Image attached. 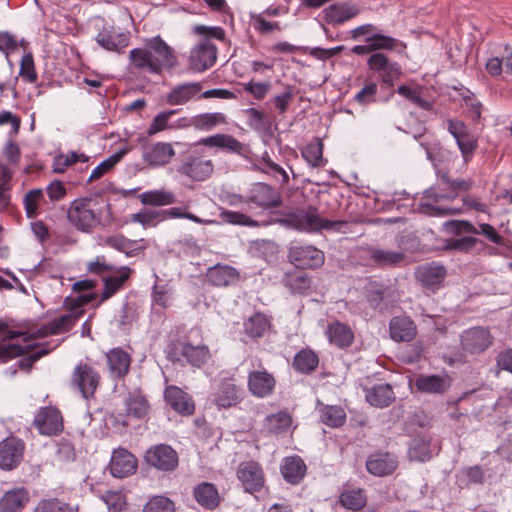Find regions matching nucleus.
<instances>
[{
	"label": "nucleus",
	"mask_w": 512,
	"mask_h": 512,
	"mask_svg": "<svg viewBox=\"0 0 512 512\" xmlns=\"http://www.w3.org/2000/svg\"><path fill=\"white\" fill-rule=\"evenodd\" d=\"M277 213L281 215V218L265 220L262 225L277 222L287 228L307 233H320L322 231L346 233L349 226V222L346 220H330L322 217L318 207L310 204L286 207Z\"/></svg>",
	"instance_id": "obj_1"
},
{
	"label": "nucleus",
	"mask_w": 512,
	"mask_h": 512,
	"mask_svg": "<svg viewBox=\"0 0 512 512\" xmlns=\"http://www.w3.org/2000/svg\"><path fill=\"white\" fill-rule=\"evenodd\" d=\"M98 196L80 197L73 200L67 210V219L76 230L91 233L98 225H109L112 220L111 204L106 202L105 207L109 219L102 223V209L99 207Z\"/></svg>",
	"instance_id": "obj_2"
},
{
	"label": "nucleus",
	"mask_w": 512,
	"mask_h": 512,
	"mask_svg": "<svg viewBox=\"0 0 512 512\" xmlns=\"http://www.w3.org/2000/svg\"><path fill=\"white\" fill-rule=\"evenodd\" d=\"M12 341L0 337V365L20 357L16 367L26 373H30L34 364L54 349L50 342L20 344Z\"/></svg>",
	"instance_id": "obj_3"
},
{
	"label": "nucleus",
	"mask_w": 512,
	"mask_h": 512,
	"mask_svg": "<svg viewBox=\"0 0 512 512\" xmlns=\"http://www.w3.org/2000/svg\"><path fill=\"white\" fill-rule=\"evenodd\" d=\"M26 328H29L27 324L20 323L13 318H0V337H2V340L22 338L23 343L27 344L34 343L33 341L37 339L53 335V333L50 332V322L34 332L24 330Z\"/></svg>",
	"instance_id": "obj_4"
},
{
	"label": "nucleus",
	"mask_w": 512,
	"mask_h": 512,
	"mask_svg": "<svg viewBox=\"0 0 512 512\" xmlns=\"http://www.w3.org/2000/svg\"><path fill=\"white\" fill-rule=\"evenodd\" d=\"M203 150L195 149L186 154L178 167V172L193 181H205L211 177L214 171L212 160L205 159Z\"/></svg>",
	"instance_id": "obj_5"
},
{
	"label": "nucleus",
	"mask_w": 512,
	"mask_h": 512,
	"mask_svg": "<svg viewBox=\"0 0 512 512\" xmlns=\"http://www.w3.org/2000/svg\"><path fill=\"white\" fill-rule=\"evenodd\" d=\"M246 205L249 208H259L261 210H269L280 207L282 197L278 190L263 182L253 183L245 195Z\"/></svg>",
	"instance_id": "obj_6"
},
{
	"label": "nucleus",
	"mask_w": 512,
	"mask_h": 512,
	"mask_svg": "<svg viewBox=\"0 0 512 512\" xmlns=\"http://www.w3.org/2000/svg\"><path fill=\"white\" fill-rule=\"evenodd\" d=\"M145 463L161 472H173L178 468L177 451L168 444H156L148 448L144 454Z\"/></svg>",
	"instance_id": "obj_7"
},
{
	"label": "nucleus",
	"mask_w": 512,
	"mask_h": 512,
	"mask_svg": "<svg viewBox=\"0 0 512 512\" xmlns=\"http://www.w3.org/2000/svg\"><path fill=\"white\" fill-rule=\"evenodd\" d=\"M367 66L378 74L381 84L387 87H393L403 74L401 65L381 52L372 53L367 59Z\"/></svg>",
	"instance_id": "obj_8"
},
{
	"label": "nucleus",
	"mask_w": 512,
	"mask_h": 512,
	"mask_svg": "<svg viewBox=\"0 0 512 512\" xmlns=\"http://www.w3.org/2000/svg\"><path fill=\"white\" fill-rule=\"evenodd\" d=\"M124 404L126 413L118 412L112 414L114 422L123 427L129 426V417L141 420L148 415L150 410L148 399L140 389L129 392L124 400Z\"/></svg>",
	"instance_id": "obj_9"
},
{
	"label": "nucleus",
	"mask_w": 512,
	"mask_h": 512,
	"mask_svg": "<svg viewBox=\"0 0 512 512\" xmlns=\"http://www.w3.org/2000/svg\"><path fill=\"white\" fill-rule=\"evenodd\" d=\"M493 343L494 336L487 327H472L464 330L460 335L461 349L470 355L484 353Z\"/></svg>",
	"instance_id": "obj_10"
},
{
	"label": "nucleus",
	"mask_w": 512,
	"mask_h": 512,
	"mask_svg": "<svg viewBox=\"0 0 512 512\" xmlns=\"http://www.w3.org/2000/svg\"><path fill=\"white\" fill-rule=\"evenodd\" d=\"M415 278L425 292L435 293L443 287L447 277V269L444 265L431 261L419 265L415 269Z\"/></svg>",
	"instance_id": "obj_11"
},
{
	"label": "nucleus",
	"mask_w": 512,
	"mask_h": 512,
	"mask_svg": "<svg viewBox=\"0 0 512 512\" xmlns=\"http://www.w3.org/2000/svg\"><path fill=\"white\" fill-rule=\"evenodd\" d=\"M245 397V390L233 377L223 378L213 394V403L218 409H229L240 404Z\"/></svg>",
	"instance_id": "obj_12"
},
{
	"label": "nucleus",
	"mask_w": 512,
	"mask_h": 512,
	"mask_svg": "<svg viewBox=\"0 0 512 512\" xmlns=\"http://www.w3.org/2000/svg\"><path fill=\"white\" fill-rule=\"evenodd\" d=\"M288 259L296 268L317 269L324 264L325 255L313 245H295L289 248Z\"/></svg>",
	"instance_id": "obj_13"
},
{
	"label": "nucleus",
	"mask_w": 512,
	"mask_h": 512,
	"mask_svg": "<svg viewBox=\"0 0 512 512\" xmlns=\"http://www.w3.org/2000/svg\"><path fill=\"white\" fill-rule=\"evenodd\" d=\"M25 443L16 436H8L0 441V469L11 471L23 461Z\"/></svg>",
	"instance_id": "obj_14"
},
{
	"label": "nucleus",
	"mask_w": 512,
	"mask_h": 512,
	"mask_svg": "<svg viewBox=\"0 0 512 512\" xmlns=\"http://www.w3.org/2000/svg\"><path fill=\"white\" fill-rule=\"evenodd\" d=\"M72 384L79 389L85 399L94 397L100 383V374L87 363L80 362L72 373Z\"/></svg>",
	"instance_id": "obj_15"
},
{
	"label": "nucleus",
	"mask_w": 512,
	"mask_h": 512,
	"mask_svg": "<svg viewBox=\"0 0 512 512\" xmlns=\"http://www.w3.org/2000/svg\"><path fill=\"white\" fill-rule=\"evenodd\" d=\"M398 464V458L394 453L379 449L367 456L365 467L367 472L375 477H386L396 471Z\"/></svg>",
	"instance_id": "obj_16"
},
{
	"label": "nucleus",
	"mask_w": 512,
	"mask_h": 512,
	"mask_svg": "<svg viewBox=\"0 0 512 512\" xmlns=\"http://www.w3.org/2000/svg\"><path fill=\"white\" fill-rule=\"evenodd\" d=\"M237 478L244 490L251 494L260 492L265 484L264 472L261 465L256 461H245L240 463L237 469Z\"/></svg>",
	"instance_id": "obj_17"
},
{
	"label": "nucleus",
	"mask_w": 512,
	"mask_h": 512,
	"mask_svg": "<svg viewBox=\"0 0 512 512\" xmlns=\"http://www.w3.org/2000/svg\"><path fill=\"white\" fill-rule=\"evenodd\" d=\"M281 284L292 295L309 296L315 291L313 276L302 269L286 272L281 279Z\"/></svg>",
	"instance_id": "obj_18"
},
{
	"label": "nucleus",
	"mask_w": 512,
	"mask_h": 512,
	"mask_svg": "<svg viewBox=\"0 0 512 512\" xmlns=\"http://www.w3.org/2000/svg\"><path fill=\"white\" fill-rule=\"evenodd\" d=\"M146 46L152 56V62L159 66V74L163 69H172L177 64V57L173 49L160 37L148 39Z\"/></svg>",
	"instance_id": "obj_19"
},
{
	"label": "nucleus",
	"mask_w": 512,
	"mask_h": 512,
	"mask_svg": "<svg viewBox=\"0 0 512 512\" xmlns=\"http://www.w3.org/2000/svg\"><path fill=\"white\" fill-rule=\"evenodd\" d=\"M42 435H57L63 430V418L56 407L48 406L39 410L33 421Z\"/></svg>",
	"instance_id": "obj_20"
},
{
	"label": "nucleus",
	"mask_w": 512,
	"mask_h": 512,
	"mask_svg": "<svg viewBox=\"0 0 512 512\" xmlns=\"http://www.w3.org/2000/svg\"><path fill=\"white\" fill-rule=\"evenodd\" d=\"M217 59V47L209 39L199 43L190 53V69L203 72L212 67Z\"/></svg>",
	"instance_id": "obj_21"
},
{
	"label": "nucleus",
	"mask_w": 512,
	"mask_h": 512,
	"mask_svg": "<svg viewBox=\"0 0 512 512\" xmlns=\"http://www.w3.org/2000/svg\"><path fill=\"white\" fill-rule=\"evenodd\" d=\"M110 473L115 478H125L136 472L137 459L125 448L113 451L109 463Z\"/></svg>",
	"instance_id": "obj_22"
},
{
	"label": "nucleus",
	"mask_w": 512,
	"mask_h": 512,
	"mask_svg": "<svg viewBox=\"0 0 512 512\" xmlns=\"http://www.w3.org/2000/svg\"><path fill=\"white\" fill-rule=\"evenodd\" d=\"M164 399L171 409L182 416H190L195 412V403L192 396L175 385L166 387Z\"/></svg>",
	"instance_id": "obj_23"
},
{
	"label": "nucleus",
	"mask_w": 512,
	"mask_h": 512,
	"mask_svg": "<svg viewBox=\"0 0 512 512\" xmlns=\"http://www.w3.org/2000/svg\"><path fill=\"white\" fill-rule=\"evenodd\" d=\"M247 386L250 393L258 398L270 396L276 386L274 376L267 370H253L248 374Z\"/></svg>",
	"instance_id": "obj_24"
},
{
	"label": "nucleus",
	"mask_w": 512,
	"mask_h": 512,
	"mask_svg": "<svg viewBox=\"0 0 512 512\" xmlns=\"http://www.w3.org/2000/svg\"><path fill=\"white\" fill-rule=\"evenodd\" d=\"M452 384L449 375H418L414 380V387L417 392L424 394H444Z\"/></svg>",
	"instance_id": "obj_25"
},
{
	"label": "nucleus",
	"mask_w": 512,
	"mask_h": 512,
	"mask_svg": "<svg viewBox=\"0 0 512 512\" xmlns=\"http://www.w3.org/2000/svg\"><path fill=\"white\" fill-rule=\"evenodd\" d=\"M206 281L214 287L234 286L240 281V273L230 265L216 264L207 269Z\"/></svg>",
	"instance_id": "obj_26"
},
{
	"label": "nucleus",
	"mask_w": 512,
	"mask_h": 512,
	"mask_svg": "<svg viewBox=\"0 0 512 512\" xmlns=\"http://www.w3.org/2000/svg\"><path fill=\"white\" fill-rule=\"evenodd\" d=\"M183 332L182 327L176 326L167 336L164 353L166 359L173 364L182 362L184 351L189 344L188 338L181 336Z\"/></svg>",
	"instance_id": "obj_27"
},
{
	"label": "nucleus",
	"mask_w": 512,
	"mask_h": 512,
	"mask_svg": "<svg viewBox=\"0 0 512 512\" xmlns=\"http://www.w3.org/2000/svg\"><path fill=\"white\" fill-rule=\"evenodd\" d=\"M280 472L288 484L298 485L307 474V466L299 455H291L282 459Z\"/></svg>",
	"instance_id": "obj_28"
},
{
	"label": "nucleus",
	"mask_w": 512,
	"mask_h": 512,
	"mask_svg": "<svg viewBox=\"0 0 512 512\" xmlns=\"http://www.w3.org/2000/svg\"><path fill=\"white\" fill-rule=\"evenodd\" d=\"M389 333L396 342H409L415 338L417 327L409 316H394L389 322Z\"/></svg>",
	"instance_id": "obj_29"
},
{
	"label": "nucleus",
	"mask_w": 512,
	"mask_h": 512,
	"mask_svg": "<svg viewBox=\"0 0 512 512\" xmlns=\"http://www.w3.org/2000/svg\"><path fill=\"white\" fill-rule=\"evenodd\" d=\"M175 156V150L170 143L157 142L144 147L143 159L150 166L160 167L168 164Z\"/></svg>",
	"instance_id": "obj_30"
},
{
	"label": "nucleus",
	"mask_w": 512,
	"mask_h": 512,
	"mask_svg": "<svg viewBox=\"0 0 512 512\" xmlns=\"http://www.w3.org/2000/svg\"><path fill=\"white\" fill-rule=\"evenodd\" d=\"M202 90L200 82H187L174 86L165 96V102L169 105H184L198 96Z\"/></svg>",
	"instance_id": "obj_31"
},
{
	"label": "nucleus",
	"mask_w": 512,
	"mask_h": 512,
	"mask_svg": "<svg viewBox=\"0 0 512 512\" xmlns=\"http://www.w3.org/2000/svg\"><path fill=\"white\" fill-rule=\"evenodd\" d=\"M195 501L204 509L214 510L219 507L221 497L215 484L211 482H200L193 489Z\"/></svg>",
	"instance_id": "obj_32"
},
{
	"label": "nucleus",
	"mask_w": 512,
	"mask_h": 512,
	"mask_svg": "<svg viewBox=\"0 0 512 512\" xmlns=\"http://www.w3.org/2000/svg\"><path fill=\"white\" fill-rule=\"evenodd\" d=\"M324 20L328 24H342L359 14L356 4L350 2L331 4L323 10Z\"/></svg>",
	"instance_id": "obj_33"
},
{
	"label": "nucleus",
	"mask_w": 512,
	"mask_h": 512,
	"mask_svg": "<svg viewBox=\"0 0 512 512\" xmlns=\"http://www.w3.org/2000/svg\"><path fill=\"white\" fill-rule=\"evenodd\" d=\"M366 401L374 407L385 408L395 401V394L390 384H377L364 388Z\"/></svg>",
	"instance_id": "obj_34"
},
{
	"label": "nucleus",
	"mask_w": 512,
	"mask_h": 512,
	"mask_svg": "<svg viewBox=\"0 0 512 512\" xmlns=\"http://www.w3.org/2000/svg\"><path fill=\"white\" fill-rule=\"evenodd\" d=\"M131 361V356L121 347L107 353L108 367L114 378L123 379L129 373Z\"/></svg>",
	"instance_id": "obj_35"
},
{
	"label": "nucleus",
	"mask_w": 512,
	"mask_h": 512,
	"mask_svg": "<svg viewBox=\"0 0 512 512\" xmlns=\"http://www.w3.org/2000/svg\"><path fill=\"white\" fill-rule=\"evenodd\" d=\"M271 327V318L261 312L254 313L243 323L244 334L251 340L264 337Z\"/></svg>",
	"instance_id": "obj_36"
},
{
	"label": "nucleus",
	"mask_w": 512,
	"mask_h": 512,
	"mask_svg": "<svg viewBox=\"0 0 512 512\" xmlns=\"http://www.w3.org/2000/svg\"><path fill=\"white\" fill-rule=\"evenodd\" d=\"M326 336L331 344L341 349L350 347L354 341V333L350 326L340 321L328 325Z\"/></svg>",
	"instance_id": "obj_37"
},
{
	"label": "nucleus",
	"mask_w": 512,
	"mask_h": 512,
	"mask_svg": "<svg viewBox=\"0 0 512 512\" xmlns=\"http://www.w3.org/2000/svg\"><path fill=\"white\" fill-rule=\"evenodd\" d=\"M130 33H115L109 29H102L96 37L97 43L105 50L122 52L129 45Z\"/></svg>",
	"instance_id": "obj_38"
},
{
	"label": "nucleus",
	"mask_w": 512,
	"mask_h": 512,
	"mask_svg": "<svg viewBox=\"0 0 512 512\" xmlns=\"http://www.w3.org/2000/svg\"><path fill=\"white\" fill-rule=\"evenodd\" d=\"M28 502L29 494L25 488L11 489L0 498V512H21Z\"/></svg>",
	"instance_id": "obj_39"
},
{
	"label": "nucleus",
	"mask_w": 512,
	"mask_h": 512,
	"mask_svg": "<svg viewBox=\"0 0 512 512\" xmlns=\"http://www.w3.org/2000/svg\"><path fill=\"white\" fill-rule=\"evenodd\" d=\"M319 356L311 348H302L299 350L292 361V368L299 374L311 375L319 366Z\"/></svg>",
	"instance_id": "obj_40"
},
{
	"label": "nucleus",
	"mask_w": 512,
	"mask_h": 512,
	"mask_svg": "<svg viewBox=\"0 0 512 512\" xmlns=\"http://www.w3.org/2000/svg\"><path fill=\"white\" fill-rule=\"evenodd\" d=\"M113 273H120L117 276L109 275L104 280V289L100 294V301L97 306L106 300L110 299L113 295H115L119 290H121L125 284V282L129 279L131 269L128 266L119 267Z\"/></svg>",
	"instance_id": "obj_41"
},
{
	"label": "nucleus",
	"mask_w": 512,
	"mask_h": 512,
	"mask_svg": "<svg viewBox=\"0 0 512 512\" xmlns=\"http://www.w3.org/2000/svg\"><path fill=\"white\" fill-rule=\"evenodd\" d=\"M130 65L137 70H148L152 74H159V66L152 62V56L147 46L134 48L129 53Z\"/></svg>",
	"instance_id": "obj_42"
},
{
	"label": "nucleus",
	"mask_w": 512,
	"mask_h": 512,
	"mask_svg": "<svg viewBox=\"0 0 512 512\" xmlns=\"http://www.w3.org/2000/svg\"><path fill=\"white\" fill-rule=\"evenodd\" d=\"M321 422L330 428H340L346 423V412L339 405H324L319 408Z\"/></svg>",
	"instance_id": "obj_43"
},
{
	"label": "nucleus",
	"mask_w": 512,
	"mask_h": 512,
	"mask_svg": "<svg viewBox=\"0 0 512 512\" xmlns=\"http://www.w3.org/2000/svg\"><path fill=\"white\" fill-rule=\"evenodd\" d=\"M339 503L346 509L359 511L367 503L365 490L362 488L344 490L339 495Z\"/></svg>",
	"instance_id": "obj_44"
},
{
	"label": "nucleus",
	"mask_w": 512,
	"mask_h": 512,
	"mask_svg": "<svg viewBox=\"0 0 512 512\" xmlns=\"http://www.w3.org/2000/svg\"><path fill=\"white\" fill-rule=\"evenodd\" d=\"M366 42H371L374 53H378L379 50H398L400 47V51L406 49V44L396 38L391 36H386L377 31V33H373L371 36L366 37Z\"/></svg>",
	"instance_id": "obj_45"
},
{
	"label": "nucleus",
	"mask_w": 512,
	"mask_h": 512,
	"mask_svg": "<svg viewBox=\"0 0 512 512\" xmlns=\"http://www.w3.org/2000/svg\"><path fill=\"white\" fill-rule=\"evenodd\" d=\"M396 92L410 101L411 103L415 104L416 106L426 110L430 111L433 109V103L428 100H424L421 97L422 88L419 85H416V87L412 88L409 85H400L398 86ZM395 93V90L390 93V97L393 96Z\"/></svg>",
	"instance_id": "obj_46"
},
{
	"label": "nucleus",
	"mask_w": 512,
	"mask_h": 512,
	"mask_svg": "<svg viewBox=\"0 0 512 512\" xmlns=\"http://www.w3.org/2000/svg\"><path fill=\"white\" fill-rule=\"evenodd\" d=\"M210 358V351L206 345H193L189 342L184 351L183 359L193 367L200 368L207 363Z\"/></svg>",
	"instance_id": "obj_47"
},
{
	"label": "nucleus",
	"mask_w": 512,
	"mask_h": 512,
	"mask_svg": "<svg viewBox=\"0 0 512 512\" xmlns=\"http://www.w3.org/2000/svg\"><path fill=\"white\" fill-rule=\"evenodd\" d=\"M370 259L379 267H394L404 261L405 254L398 251L372 249Z\"/></svg>",
	"instance_id": "obj_48"
},
{
	"label": "nucleus",
	"mask_w": 512,
	"mask_h": 512,
	"mask_svg": "<svg viewBox=\"0 0 512 512\" xmlns=\"http://www.w3.org/2000/svg\"><path fill=\"white\" fill-rule=\"evenodd\" d=\"M192 124L196 130L210 131L219 125L227 124V120L221 112L201 113L194 116Z\"/></svg>",
	"instance_id": "obj_49"
},
{
	"label": "nucleus",
	"mask_w": 512,
	"mask_h": 512,
	"mask_svg": "<svg viewBox=\"0 0 512 512\" xmlns=\"http://www.w3.org/2000/svg\"><path fill=\"white\" fill-rule=\"evenodd\" d=\"M140 201L144 205L150 206H166L176 202L173 192L166 190H150L139 195Z\"/></svg>",
	"instance_id": "obj_50"
},
{
	"label": "nucleus",
	"mask_w": 512,
	"mask_h": 512,
	"mask_svg": "<svg viewBox=\"0 0 512 512\" xmlns=\"http://www.w3.org/2000/svg\"><path fill=\"white\" fill-rule=\"evenodd\" d=\"M480 244L484 246V242L474 236H463L460 238H450L445 241V250H454L462 253H471L476 249V246Z\"/></svg>",
	"instance_id": "obj_51"
},
{
	"label": "nucleus",
	"mask_w": 512,
	"mask_h": 512,
	"mask_svg": "<svg viewBox=\"0 0 512 512\" xmlns=\"http://www.w3.org/2000/svg\"><path fill=\"white\" fill-rule=\"evenodd\" d=\"M409 455L411 459L425 462L431 459V441L423 437L414 438L409 447Z\"/></svg>",
	"instance_id": "obj_52"
},
{
	"label": "nucleus",
	"mask_w": 512,
	"mask_h": 512,
	"mask_svg": "<svg viewBox=\"0 0 512 512\" xmlns=\"http://www.w3.org/2000/svg\"><path fill=\"white\" fill-rule=\"evenodd\" d=\"M34 512H79V508L58 498H51L41 500Z\"/></svg>",
	"instance_id": "obj_53"
},
{
	"label": "nucleus",
	"mask_w": 512,
	"mask_h": 512,
	"mask_svg": "<svg viewBox=\"0 0 512 512\" xmlns=\"http://www.w3.org/2000/svg\"><path fill=\"white\" fill-rule=\"evenodd\" d=\"M89 157L84 153L71 151L68 154H58L53 160V171L63 173L69 166L77 162H87Z\"/></svg>",
	"instance_id": "obj_54"
},
{
	"label": "nucleus",
	"mask_w": 512,
	"mask_h": 512,
	"mask_svg": "<svg viewBox=\"0 0 512 512\" xmlns=\"http://www.w3.org/2000/svg\"><path fill=\"white\" fill-rule=\"evenodd\" d=\"M83 314L84 310H81L79 313H69L54 318L50 321V332H52L53 335H58L70 331Z\"/></svg>",
	"instance_id": "obj_55"
},
{
	"label": "nucleus",
	"mask_w": 512,
	"mask_h": 512,
	"mask_svg": "<svg viewBox=\"0 0 512 512\" xmlns=\"http://www.w3.org/2000/svg\"><path fill=\"white\" fill-rule=\"evenodd\" d=\"M104 244L125 253L128 257L136 255L137 248H134L136 241L130 240L123 235H111L105 238Z\"/></svg>",
	"instance_id": "obj_56"
},
{
	"label": "nucleus",
	"mask_w": 512,
	"mask_h": 512,
	"mask_svg": "<svg viewBox=\"0 0 512 512\" xmlns=\"http://www.w3.org/2000/svg\"><path fill=\"white\" fill-rule=\"evenodd\" d=\"M302 157L312 167L324 166L323 160V144L317 139L315 142L307 144L301 151Z\"/></svg>",
	"instance_id": "obj_57"
},
{
	"label": "nucleus",
	"mask_w": 512,
	"mask_h": 512,
	"mask_svg": "<svg viewBox=\"0 0 512 512\" xmlns=\"http://www.w3.org/2000/svg\"><path fill=\"white\" fill-rule=\"evenodd\" d=\"M292 419L287 412L280 411L276 414L268 415L265 418V426L271 433H281L286 431L291 425Z\"/></svg>",
	"instance_id": "obj_58"
},
{
	"label": "nucleus",
	"mask_w": 512,
	"mask_h": 512,
	"mask_svg": "<svg viewBox=\"0 0 512 512\" xmlns=\"http://www.w3.org/2000/svg\"><path fill=\"white\" fill-rule=\"evenodd\" d=\"M417 211L426 216H448L461 214L463 210L457 207L434 205L433 202L427 200L426 202L419 203Z\"/></svg>",
	"instance_id": "obj_59"
},
{
	"label": "nucleus",
	"mask_w": 512,
	"mask_h": 512,
	"mask_svg": "<svg viewBox=\"0 0 512 512\" xmlns=\"http://www.w3.org/2000/svg\"><path fill=\"white\" fill-rule=\"evenodd\" d=\"M45 201L43 190L40 188L28 191L23 199L26 216L33 219L38 215L39 204Z\"/></svg>",
	"instance_id": "obj_60"
},
{
	"label": "nucleus",
	"mask_w": 512,
	"mask_h": 512,
	"mask_svg": "<svg viewBox=\"0 0 512 512\" xmlns=\"http://www.w3.org/2000/svg\"><path fill=\"white\" fill-rule=\"evenodd\" d=\"M219 216L223 222L229 223L232 225H240V226H247V227L260 226V223L258 221L254 220L247 214H244L239 211H231V210L222 209Z\"/></svg>",
	"instance_id": "obj_61"
},
{
	"label": "nucleus",
	"mask_w": 512,
	"mask_h": 512,
	"mask_svg": "<svg viewBox=\"0 0 512 512\" xmlns=\"http://www.w3.org/2000/svg\"><path fill=\"white\" fill-rule=\"evenodd\" d=\"M456 143L459 150L461 151L464 162L468 163L478 148L477 138L470 131H468L456 139Z\"/></svg>",
	"instance_id": "obj_62"
},
{
	"label": "nucleus",
	"mask_w": 512,
	"mask_h": 512,
	"mask_svg": "<svg viewBox=\"0 0 512 512\" xmlns=\"http://www.w3.org/2000/svg\"><path fill=\"white\" fill-rule=\"evenodd\" d=\"M175 503L163 495L151 497L143 507V512H175Z\"/></svg>",
	"instance_id": "obj_63"
},
{
	"label": "nucleus",
	"mask_w": 512,
	"mask_h": 512,
	"mask_svg": "<svg viewBox=\"0 0 512 512\" xmlns=\"http://www.w3.org/2000/svg\"><path fill=\"white\" fill-rule=\"evenodd\" d=\"M101 499L111 512H122L127 508L126 498L120 491L106 490Z\"/></svg>",
	"instance_id": "obj_64"
}]
</instances>
